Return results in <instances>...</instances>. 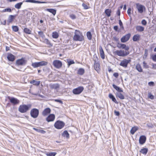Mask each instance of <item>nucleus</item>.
<instances>
[{"label":"nucleus","instance_id":"nucleus-1","mask_svg":"<svg viewBox=\"0 0 156 156\" xmlns=\"http://www.w3.org/2000/svg\"><path fill=\"white\" fill-rule=\"evenodd\" d=\"M30 108V105H22L20 106L18 111L21 113H24L29 111Z\"/></svg>","mask_w":156,"mask_h":156},{"label":"nucleus","instance_id":"nucleus-2","mask_svg":"<svg viewBox=\"0 0 156 156\" xmlns=\"http://www.w3.org/2000/svg\"><path fill=\"white\" fill-rule=\"evenodd\" d=\"M79 34L75 33V34L73 36V39L75 41H82L84 40V37L82 33L79 31H78Z\"/></svg>","mask_w":156,"mask_h":156},{"label":"nucleus","instance_id":"nucleus-3","mask_svg":"<svg viewBox=\"0 0 156 156\" xmlns=\"http://www.w3.org/2000/svg\"><path fill=\"white\" fill-rule=\"evenodd\" d=\"M114 53L118 56L124 57L127 56L129 53V51H124V50H116L114 52Z\"/></svg>","mask_w":156,"mask_h":156},{"label":"nucleus","instance_id":"nucleus-4","mask_svg":"<svg viewBox=\"0 0 156 156\" xmlns=\"http://www.w3.org/2000/svg\"><path fill=\"white\" fill-rule=\"evenodd\" d=\"M48 64V62L45 61L35 62L32 64V66L34 68H35L40 66H45Z\"/></svg>","mask_w":156,"mask_h":156},{"label":"nucleus","instance_id":"nucleus-5","mask_svg":"<svg viewBox=\"0 0 156 156\" xmlns=\"http://www.w3.org/2000/svg\"><path fill=\"white\" fill-rule=\"evenodd\" d=\"M136 8L139 13L142 14L144 11H145L146 8L144 5L140 4L139 3H136Z\"/></svg>","mask_w":156,"mask_h":156},{"label":"nucleus","instance_id":"nucleus-6","mask_svg":"<svg viewBox=\"0 0 156 156\" xmlns=\"http://www.w3.org/2000/svg\"><path fill=\"white\" fill-rule=\"evenodd\" d=\"M39 114V110L36 108L32 109L30 112V115L31 117L35 119L37 117Z\"/></svg>","mask_w":156,"mask_h":156},{"label":"nucleus","instance_id":"nucleus-7","mask_svg":"<svg viewBox=\"0 0 156 156\" xmlns=\"http://www.w3.org/2000/svg\"><path fill=\"white\" fill-rule=\"evenodd\" d=\"M7 98L9 100L10 102L13 105H17L20 103V101L14 97L8 96L7 97Z\"/></svg>","mask_w":156,"mask_h":156},{"label":"nucleus","instance_id":"nucleus-8","mask_svg":"<svg viewBox=\"0 0 156 156\" xmlns=\"http://www.w3.org/2000/svg\"><path fill=\"white\" fill-rule=\"evenodd\" d=\"M65 123L62 121L58 120L54 124L55 127L58 129L62 128L64 126Z\"/></svg>","mask_w":156,"mask_h":156},{"label":"nucleus","instance_id":"nucleus-9","mask_svg":"<svg viewBox=\"0 0 156 156\" xmlns=\"http://www.w3.org/2000/svg\"><path fill=\"white\" fill-rule=\"evenodd\" d=\"M53 65L55 68L57 69H60L62 67V63L61 61L59 60H55L53 61Z\"/></svg>","mask_w":156,"mask_h":156},{"label":"nucleus","instance_id":"nucleus-10","mask_svg":"<svg viewBox=\"0 0 156 156\" xmlns=\"http://www.w3.org/2000/svg\"><path fill=\"white\" fill-rule=\"evenodd\" d=\"M83 90L84 88L83 87H79L73 89V93L75 94H80Z\"/></svg>","mask_w":156,"mask_h":156},{"label":"nucleus","instance_id":"nucleus-11","mask_svg":"<svg viewBox=\"0 0 156 156\" xmlns=\"http://www.w3.org/2000/svg\"><path fill=\"white\" fill-rule=\"evenodd\" d=\"M26 61L24 58H22L17 60L16 62V65L17 66H23L26 64Z\"/></svg>","mask_w":156,"mask_h":156},{"label":"nucleus","instance_id":"nucleus-12","mask_svg":"<svg viewBox=\"0 0 156 156\" xmlns=\"http://www.w3.org/2000/svg\"><path fill=\"white\" fill-rule=\"evenodd\" d=\"M131 62L130 59H124L122 61L119 65L120 66H122L124 68L127 67L128 64Z\"/></svg>","mask_w":156,"mask_h":156},{"label":"nucleus","instance_id":"nucleus-13","mask_svg":"<svg viewBox=\"0 0 156 156\" xmlns=\"http://www.w3.org/2000/svg\"><path fill=\"white\" fill-rule=\"evenodd\" d=\"M7 58L9 61L13 62L15 60L16 57V56L12 54L8 53H7Z\"/></svg>","mask_w":156,"mask_h":156},{"label":"nucleus","instance_id":"nucleus-14","mask_svg":"<svg viewBox=\"0 0 156 156\" xmlns=\"http://www.w3.org/2000/svg\"><path fill=\"white\" fill-rule=\"evenodd\" d=\"M131 34L129 33L123 36L121 39V42L122 43H124L127 41L130 38Z\"/></svg>","mask_w":156,"mask_h":156},{"label":"nucleus","instance_id":"nucleus-15","mask_svg":"<svg viewBox=\"0 0 156 156\" xmlns=\"http://www.w3.org/2000/svg\"><path fill=\"white\" fill-rule=\"evenodd\" d=\"M117 47L119 48H122L128 51L129 49V46H126V45L124 44L118 43Z\"/></svg>","mask_w":156,"mask_h":156},{"label":"nucleus","instance_id":"nucleus-16","mask_svg":"<svg viewBox=\"0 0 156 156\" xmlns=\"http://www.w3.org/2000/svg\"><path fill=\"white\" fill-rule=\"evenodd\" d=\"M146 140V137L144 135H142L140 137L139 143L140 144H143L145 142Z\"/></svg>","mask_w":156,"mask_h":156},{"label":"nucleus","instance_id":"nucleus-17","mask_svg":"<svg viewBox=\"0 0 156 156\" xmlns=\"http://www.w3.org/2000/svg\"><path fill=\"white\" fill-rule=\"evenodd\" d=\"M55 119V115L53 114H50L46 118V120L48 122L53 121Z\"/></svg>","mask_w":156,"mask_h":156},{"label":"nucleus","instance_id":"nucleus-18","mask_svg":"<svg viewBox=\"0 0 156 156\" xmlns=\"http://www.w3.org/2000/svg\"><path fill=\"white\" fill-rule=\"evenodd\" d=\"M51 109L49 108L45 109L42 113V115L44 116H46L48 115L51 112Z\"/></svg>","mask_w":156,"mask_h":156},{"label":"nucleus","instance_id":"nucleus-19","mask_svg":"<svg viewBox=\"0 0 156 156\" xmlns=\"http://www.w3.org/2000/svg\"><path fill=\"white\" fill-rule=\"evenodd\" d=\"M42 42L47 44L48 45V47L49 48H51L53 46V44L47 39H44Z\"/></svg>","mask_w":156,"mask_h":156},{"label":"nucleus","instance_id":"nucleus-20","mask_svg":"<svg viewBox=\"0 0 156 156\" xmlns=\"http://www.w3.org/2000/svg\"><path fill=\"white\" fill-rule=\"evenodd\" d=\"M16 17V15H10L9 16L7 21L8 25H9V23H11L13 21Z\"/></svg>","mask_w":156,"mask_h":156},{"label":"nucleus","instance_id":"nucleus-21","mask_svg":"<svg viewBox=\"0 0 156 156\" xmlns=\"http://www.w3.org/2000/svg\"><path fill=\"white\" fill-rule=\"evenodd\" d=\"M108 97L112 99V101L116 104H118V102L116 101L114 96L112 94L110 93L108 95Z\"/></svg>","mask_w":156,"mask_h":156},{"label":"nucleus","instance_id":"nucleus-22","mask_svg":"<svg viewBox=\"0 0 156 156\" xmlns=\"http://www.w3.org/2000/svg\"><path fill=\"white\" fill-rule=\"evenodd\" d=\"M24 2L37 3H45L44 2L36 1L35 0H26L24 1Z\"/></svg>","mask_w":156,"mask_h":156},{"label":"nucleus","instance_id":"nucleus-23","mask_svg":"<svg viewBox=\"0 0 156 156\" xmlns=\"http://www.w3.org/2000/svg\"><path fill=\"white\" fill-rule=\"evenodd\" d=\"M100 55L102 59H104L105 58V56L104 51L103 50L102 48L101 47L99 48Z\"/></svg>","mask_w":156,"mask_h":156},{"label":"nucleus","instance_id":"nucleus-24","mask_svg":"<svg viewBox=\"0 0 156 156\" xmlns=\"http://www.w3.org/2000/svg\"><path fill=\"white\" fill-rule=\"evenodd\" d=\"M113 87L118 92H123L122 89L119 87L116 86L115 84L112 85Z\"/></svg>","mask_w":156,"mask_h":156},{"label":"nucleus","instance_id":"nucleus-25","mask_svg":"<svg viewBox=\"0 0 156 156\" xmlns=\"http://www.w3.org/2000/svg\"><path fill=\"white\" fill-rule=\"evenodd\" d=\"M120 93L117 92L115 94L116 97L117 98H118L121 99H124V95Z\"/></svg>","mask_w":156,"mask_h":156},{"label":"nucleus","instance_id":"nucleus-26","mask_svg":"<svg viewBox=\"0 0 156 156\" xmlns=\"http://www.w3.org/2000/svg\"><path fill=\"white\" fill-rule=\"evenodd\" d=\"M140 38V35L137 34L136 35H135L133 36V41H139Z\"/></svg>","mask_w":156,"mask_h":156},{"label":"nucleus","instance_id":"nucleus-27","mask_svg":"<svg viewBox=\"0 0 156 156\" xmlns=\"http://www.w3.org/2000/svg\"><path fill=\"white\" fill-rule=\"evenodd\" d=\"M148 149L147 148H145L141 149L140 151V152L144 155H146L148 151Z\"/></svg>","mask_w":156,"mask_h":156},{"label":"nucleus","instance_id":"nucleus-28","mask_svg":"<svg viewBox=\"0 0 156 156\" xmlns=\"http://www.w3.org/2000/svg\"><path fill=\"white\" fill-rule=\"evenodd\" d=\"M45 10L52 13L54 16H55L56 13V10L55 9H47Z\"/></svg>","mask_w":156,"mask_h":156},{"label":"nucleus","instance_id":"nucleus-29","mask_svg":"<svg viewBox=\"0 0 156 156\" xmlns=\"http://www.w3.org/2000/svg\"><path fill=\"white\" fill-rule=\"evenodd\" d=\"M94 68L97 71L99 70L100 69L99 64L98 63L96 62L95 61L94 63Z\"/></svg>","mask_w":156,"mask_h":156},{"label":"nucleus","instance_id":"nucleus-30","mask_svg":"<svg viewBox=\"0 0 156 156\" xmlns=\"http://www.w3.org/2000/svg\"><path fill=\"white\" fill-rule=\"evenodd\" d=\"M136 30L138 32H142L144 30V27L141 26H137L136 27Z\"/></svg>","mask_w":156,"mask_h":156},{"label":"nucleus","instance_id":"nucleus-31","mask_svg":"<svg viewBox=\"0 0 156 156\" xmlns=\"http://www.w3.org/2000/svg\"><path fill=\"white\" fill-rule=\"evenodd\" d=\"M136 69L139 72H143V69L140 65L139 64H137L136 66Z\"/></svg>","mask_w":156,"mask_h":156},{"label":"nucleus","instance_id":"nucleus-32","mask_svg":"<svg viewBox=\"0 0 156 156\" xmlns=\"http://www.w3.org/2000/svg\"><path fill=\"white\" fill-rule=\"evenodd\" d=\"M24 2V1H23L22 2H20L16 3L15 5V7L16 8L18 9H20L21 8V6Z\"/></svg>","mask_w":156,"mask_h":156},{"label":"nucleus","instance_id":"nucleus-33","mask_svg":"<svg viewBox=\"0 0 156 156\" xmlns=\"http://www.w3.org/2000/svg\"><path fill=\"white\" fill-rule=\"evenodd\" d=\"M111 12L112 11L111 9H107L105 10V12L108 17H109L111 16Z\"/></svg>","mask_w":156,"mask_h":156},{"label":"nucleus","instance_id":"nucleus-34","mask_svg":"<svg viewBox=\"0 0 156 156\" xmlns=\"http://www.w3.org/2000/svg\"><path fill=\"white\" fill-rule=\"evenodd\" d=\"M85 72V70L83 68H80L78 70V74L80 75H82L84 74Z\"/></svg>","mask_w":156,"mask_h":156},{"label":"nucleus","instance_id":"nucleus-35","mask_svg":"<svg viewBox=\"0 0 156 156\" xmlns=\"http://www.w3.org/2000/svg\"><path fill=\"white\" fill-rule=\"evenodd\" d=\"M138 130V127H133L131 129L130 132L132 134H133L135 133Z\"/></svg>","mask_w":156,"mask_h":156},{"label":"nucleus","instance_id":"nucleus-36","mask_svg":"<svg viewBox=\"0 0 156 156\" xmlns=\"http://www.w3.org/2000/svg\"><path fill=\"white\" fill-rule=\"evenodd\" d=\"M33 129L35 130L37 132H39V133H40L42 134H44L46 132L45 131L43 130H41V129H37V128H33Z\"/></svg>","mask_w":156,"mask_h":156},{"label":"nucleus","instance_id":"nucleus-37","mask_svg":"<svg viewBox=\"0 0 156 156\" xmlns=\"http://www.w3.org/2000/svg\"><path fill=\"white\" fill-rule=\"evenodd\" d=\"M62 136L64 137H66L67 138H69V133L67 130H65L63 132Z\"/></svg>","mask_w":156,"mask_h":156},{"label":"nucleus","instance_id":"nucleus-38","mask_svg":"<svg viewBox=\"0 0 156 156\" xmlns=\"http://www.w3.org/2000/svg\"><path fill=\"white\" fill-rule=\"evenodd\" d=\"M40 81H36L34 80L31 81L30 82V83H33L34 85L36 86H38L40 85Z\"/></svg>","mask_w":156,"mask_h":156},{"label":"nucleus","instance_id":"nucleus-39","mask_svg":"<svg viewBox=\"0 0 156 156\" xmlns=\"http://www.w3.org/2000/svg\"><path fill=\"white\" fill-rule=\"evenodd\" d=\"M52 37L53 38H57L58 37V34L57 32H54L52 33Z\"/></svg>","mask_w":156,"mask_h":156},{"label":"nucleus","instance_id":"nucleus-40","mask_svg":"<svg viewBox=\"0 0 156 156\" xmlns=\"http://www.w3.org/2000/svg\"><path fill=\"white\" fill-rule=\"evenodd\" d=\"M87 36L88 39L89 40H91L92 39V35L90 31H88L87 33Z\"/></svg>","mask_w":156,"mask_h":156},{"label":"nucleus","instance_id":"nucleus-41","mask_svg":"<svg viewBox=\"0 0 156 156\" xmlns=\"http://www.w3.org/2000/svg\"><path fill=\"white\" fill-rule=\"evenodd\" d=\"M24 32L26 34H31V31L30 29H28L27 28H25L24 29Z\"/></svg>","mask_w":156,"mask_h":156},{"label":"nucleus","instance_id":"nucleus-42","mask_svg":"<svg viewBox=\"0 0 156 156\" xmlns=\"http://www.w3.org/2000/svg\"><path fill=\"white\" fill-rule=\"evenodd\" d=\"M51 88L56 89L59 88V86L58 84H56L51 85Z\"/></svg>","mask_w":156,"mask_h":156},{"label":"nucleus","instance_id":"nucleus-43","mask_svg":"<svg viewBox=\"0 0 156 156\" xmlns=\"http://www.w3.org/2000/svg\"><path fill=\"white\" fill-rule=\"evenodd\" d=\"M13 30L15 32H17L19 30V28L17 26H13L12 27Z\"/></svg>","mask_w":156,"mask_h":156},{"label":"nucleus","instance_id":"nucleus-44","mask_svg":"<svg viewBox=\"0 0 156 156\" xmlns=\"http://www.w3.org/2000/svg\"><path fill=\"white\" fill-rule=\"evenodd\" d=\"M56 153L55 152H49L47 154V155L48 156H55L56 154Z\"/></svg>","mask_w":156,"mask_h":156},{"label":"nucleus","instance_id":"nucleus-45","mask_svg":"<svg viewBox=\"0 0 156 156\" xmlns=\"http://www.w3.org/2000/svg\"><path fill=\"white\" fill-rule=\"evenodd\" d=\"M67 61L68 63V66L69 67L71 65L75 63L73 60H70L69 59H68L67 60Z\"/></svg>","mask_w":156,"mask_h":156},{"label":"nucleus","instance_id":"nucleus-46","mask_svg":"<svg viewBox=\"0 0 156 156\" xmlns=\"http://www.w3.org/2000/svg\"><path fill=\"white\" fill-rule=\"evenodd\" d=\"M143 67L144 68L147 69L149 68L148 65L147 64V63L145 61H144L143 62Z\"/></svg>","mask_w":156,"mask_h":156},{"label":"nucleus","instance_id":"nucleus-47","mask_svg":"<svg viewBox=\"0 0 156 156\" xmlns=\"http://www.w3.org/2000/svg\"><path fill=\"white\" fill-rule=\"evenodd\" d=\"M38 34L40 36L42 37H44V35L43 32L42 31H39L38 32Z\"/></svg>","mask_w":156,"mask_h":156},{"label":"nucleus","instance_id":"nucleus-48","mask_svg":"<svg viewBox=\"0 0 156 156\" xmlns=\"http://www.w3.org/2000/svg\"><path fill=\"white\" fill-rule=\"evenodd\" d=\"M119 25L120 26V27L122 28V29H124V27L122 23V22L121 21V20H119Z\"/></svg>","mask_w":156,"mask_h":156},{"label":"nucleus","instance_id":"nucleus-49","mask_svg":"<svg viewBox=\"0 0 156 156\" xmlns=\"http://www.w3.org/2000/svg\"><path fill=\"white\" fill-rule=\"evenodd\" d=\"M148 97L151 99H153L154 98V96L152 95L150 93H148Z\"/></svg>","mask_w":156,"mask_h":156},{"label":"nucleus","instance_id":"nucleus-50","mask_svg":"<svg viewBox=\"0 0 156 156\" xmlns=\"http://www.w3.org/2000/svg\"><path fill=\"white\" fill-rule=\"evenodd\" d=\"M82 5L84 9H87L89 8L88 5L84 3L82 4Z\"/></svg>","mask_w":156,"mask_h":156},{"label":"nucleus","instance_id":"nucleus-51","mask_svg":"<svg viewBox=\"0 0 156 156\" xmlns=\"http://www.w3.org/2000/svg\"><path fill=\"white\" fill-rule=\"evenodd\" d=\"M70 17L71 18V19L73 20H74L76 19V16L73 14H72L70 15Z\"/></svg>","mask_w":156,"mask_h":156},{"label":"nucleus","instance_id":"nucleus-52","mask_svg":"<svg viewBox=\"0 0 156 156\" xmlns=\"http://www.w3.org/2000/svg\"><path fill=\"white\" fill-rule=\"evenodd\" d=\"M151 58L154 61L156 62V54L153 55L151 56Z\"/></svg>","mask_w":156,"mask_h":156},{"label":"nucleus","instance_id":"nucleus-53","mask_svg":"<svg viewBox=\"0 0 156 156\" xmlns=\"http://www.w3.org/2000/svg\"><path fill=\"white\" fill-rule=\"evenodd\" d=\"M131 9L130 8H129L128 9L127 11V13L128 14V15L129 16H130V15L131 14Z\"/></svg>","mask_w":156,"mask_h":156},{"label":"nucleus","instance_id":"nucleus-54","mask_svg":"<svg viewBox=\"0 0 156 156\" xmlns=\"http://www.w3.org/2000/svg\"><path fill=\"white\" fill-rule=\"evenodd\" d=\"M141 23L143 25L145 26L147 24V22L145 20H143L141 21Z\"/></svg>","mask_w":156,"mask_h":156},{"label":"nucleus","instance_id":"nucleus-55","mask_svg":"<svg viewBox=\"0 0 156 156\" xmlns=\"http://www.w3.org/2000/svg\"><path fill=\"white\" fill-rule=\"evenodd\" d=\"M54 101L55 102H59L61 104H63V102L61 100L55 99L54 100Z\"/></svg>","mask_w":156,"mask_h":156},{"label":"nucleus","instance_id":"nucleus-56","mask_svg":"<svg viewBox=\"0 0 156 156\" xmlns=\"http://www.w3.org/2000/svg\"><path fill=\"white\" fill-rule=\"evenodd\" d=\"M114 112L116 116H119L120 115V113L119 111H117L116 110H115L114 111Z\"/></svg>","mask_w":156,"mask_h":156},{"label":"nucleus","instance_id":"nucleus-57","mask_svg":"<svg viewBox=\"0 0 156 156\" xmlns=\"http://www.w3.org/2000/svg\"><path fill=\"white\" fill-rule=\"evenodd\" d=\"M148 84L150 86H153L154 85V83L153 81H151L148 83Z\"/></svg>","mask_w":156,"mask_h":156},{"label":"nucleus","instance_id":"nucleus-58","mask_svg":"<svg viewBox=\"0 0 156 156\" xmlns=\"http://www.w3.org/2000/svg\"><path fill=\"white\" fill-rule=\"evenodd\" d=\"M113 76L117 78L119 76V74L117 73H115L113 74Z\"/></svg>","mask_w":156,"mask_h":156},{"label":"nucleus","instance_id":"nucleus-59","mask_svg":"<svg viewBox=\"0 0 156 156\" xmlns=\"http://www.w3.org/2000/svg\"><path fill=\"white\" fill-rule=\"evenodd\" d=\"M114 29L116 31H118V27L117 26H115L114 27Z\"/></svg>","mask_w":156,"mask_h":156},{"label":"nucleus","instance_id":"nucleus-60","mask_svg":"<svg viewBox=\"0 0 156 156\" xmlns=\"http://www.w3.org/2000/svg\"><path fill=\"white\" fill-rule=\"evenodd\" d=\"M116 14H117L119 16L120 15V10L119 9L118 10H117V11L116 12Z\"/></svg>","mask_w":156,"mask_h":156},{"label":"nucleus","instance_id":"nucleus-61","mask_svg":"<svg viewBox=\"0 0 156 156\" xmlns=\"http://www.w3.org/2000/svg\"><path fill=\"white\" fill-rule=\"evenodd\" d=\"M6 12H12V9L9 8H6Z\"/></svg>","mask_w":156,"mask_h":156},{"label":"nucleus","instance_id":"nucleus-62","mask_svg":"<svg viewBox=\"0 0 156 156\" xmlns=\"http://www.w3.org/2000/svg\"><path fill=\"white\" fill-rule=\"evenodd\" d=\"M147 126L149 128H152V125L151 124H147Z\"/></svg>","mask_w":156,"mask_h":156},{"label":"nucleus","instance_id":"nucleus-63","mask_svg":"<svg viewBox=\"0 0 156 156\" xmlns=\"http://www.w3.org/2000/svg\"><path fill=\"white\" fill-rule=\"evenodd\" d=\"M10 50V48L8 46H6V51H9Z\"/></svg>","mask_w":156,"mask_h":156},{"label":"nucleus","instance_id":"nucleus-64","mask_svg":"<svg viewBox=\"0 0 156 156\" xmlns=\"http://www.w3.org/2000/svg\"><path fill=\"white\" fill-rule=\"evenodd\" d=\"M152 66H153V68H154V69H155L156 68V64H153L152 65Z\"/></svg>","mask_w":156,"mask_h":156}]
</instances>
